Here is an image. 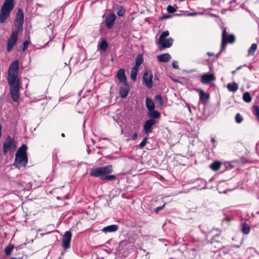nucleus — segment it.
<instances>
[{"label": "nucleus", "instance_id": "nucleus-45", "mask_svg": "<svg viewBox=\"0 0 259 259\" xmlns=\"http://www.w3.org/2000/svg\"><path fill=\"white\" fill-rule=\"evenodd\" d=\"M211 142L214 143L215 142V140L214 138H211Z\"/></svg>", "mask_w": 259, "mask_h": 259}, {"label": "nucleus", "instance_id": "nucleus-27", "mask_svg": "<svg viewBox=\"0 0 259 259\" xmlns=\"http://www.w3.org/2000/svg\"><path fill=\"white\" fill-rule=\"evenodd\" d=\"M138 68L133 67L131 71V78L133 80H136L137 76Z\"/></svg>", "mask_w": 259, "mask_h": 259}, {"label": "nucleus", "instance_id": "nucleus-3", "mask_svg": "<svg viewBox=\"0 0 259 259\" xmlns=\"http://www.w3.org/2000/svg\"><path fill=\"white\" fill-rule=\"evenodd\" d=\"M14 7V0H5L0 11V23H4L9 17L11 11Z\"/></svg>", "mask_w": 259, "mask_h": 259}, {"label": "nucleus", "instance_id": "nucleus-39", "mask_svg": "<svg viewBox=\"0 0 259 259\" xmlns=\"http://www.w3.org/2000/svg\"><path fill=\"white\" fill-rule=\"evenodd\" d=\"M254 114L259 120V107L257 106L254 107Z\"/></svg>", "mask_w": 259, "mask_h": 259}, {"label": "nucleus", "instance_id": "nucleus-18", "mask_svg": "<svg viewBox=\"0 0 259 259\" xmlns=\"http://www.w3.org/2000/svg\"><path fill=\"white\" fill-rule=\"evenodd\" d=\"M157 58L160 62H167L171 58L169 54H163L157 56Z\"/></svg>", "mask_w": 259, "mask_h": 259}, {"label": "nucleus", "instance_id": "nucleus-23", "mask_svg": "<svg viewBox=\"0 0 259 259\" xmlns=\"http://www.w3.org/2000/svg\"><path fill=\"white\" fill-rule=\"evenodd\" d=\"M143 62V56L141 54H139L137 56L136 59V63L135 67L137 68H139L140 65L142 64Z\"/></svg>", "mask_w": 259, "mask_h": 259}, {"label": "nucleus", "instance_id": "nucleus-32", "mask_svg": "<svg viewBox=\"0 0 259 259\" xmlns=\"http://www.w3.org/2000/svg\"><path fill=\"white\" fill-rule=\"evenodd\" d=\"M108 48V44L106 40H103L100 44V48L102 51H105Z\"/></svg>", "mask_w": 259, "mask_h": 259}, {"label": "nucleus", "instance_id": "nucleus-24", "mask_svg": "<svg viewBox=\"0 0 259 259\" xmlns=\"http://www.w3.org/2000/svg\"><path fill=\"white\" fill-rule=\"evenodd\" d=\"M221 162L219 161H215L212 163L209 167L210 168L214 171H217L219 170L221 167Z\"/></svg>", "mask_w": 259, "mask_h": 259}, {"label": "nucleus", "instance_id": "nucleus-7", "mask_svg": "<svg viewBox=\"0 0 259 259\" xmlns=\"http://www.w3.org/2000/svg\"><path fill=\"white\" fill-rule=\"evenodd\" d=\"M16 148V143L14 139L10 136H8L4 142L3 150L4 154H6L9 150L14 151Z\"/></svg>", "mask_w": 259, "mask_h": 259}, {"label": "nucleus", "instance_id": "nucleus-22", "mask_svg": "<svg viewBox=\"0 0 259 259\" xmlns=\"http://www.w3.org/2000/svg\"><path fill=\"white\" fill-rule=\"evenodd\" d=\"M227 88L229 91L234 92L238 90V85L236 82H234L233 83H229L227 84Z\"/></svg>", "mask_w": 259, "mask_h": 259}, {"label": "nucleus", "instance_id": "nucleus-30", "mask_svg": "<svg viewBox=\"0 0 259 259\" xmlns=\"http://www.w3.org/2000/svg\"><path fill=\"white\" fill-rule=\"evenodd\" d=\"M243 99L245 102H250L251 100L250 94L248 92L245 93L243 95Z\"/></svg>", "mask_w": 259, "mask_h": 259}, {"label": "nucleus", "instance_id": "nucleus-48", "mask_svg": "<svg viewBox=\"0 0 259 259\" xmlns=\"http://www.w3.org/2000/svg\"><path fill=\"white\" fill-rule=\"evenodd\" d=\"M62 135V137H65V135H64V134H62V135Z\"/></svg>", "mask_w": 259, "mask_h": 259}, {"label": "nucleus", "instance_id": "nucleus-36", "mask_svg": "<svg viewBox=\"0 0 259 259\" xmlns=\"http://www.w3.org/2000/svg\"><path fill=\"white\" fill-rule=\"evenodd\" d=\"M29 44V42L27 40L25 41L23 43V44L21 46V48H22V50H23V51H25L26 50Z\"/></svg>", "mask_w": 259, "mask_h": 259}, {"label": "nucleus", "instance_id": "nucleus-17", "mask_svg": "<svg viewBox=\"0 0 259 259\" xmlns=\"http://www.w3.org/2000/svg\"><path fill=\"white\" fill-rule=\"evenodd\" d=\"M199 93V100L203 103L205 104L209 98V95L205 93L203 90H198Z\"/></svg>", "mask_w": 259, "mask_h": 259}, {"label": "nucleus", "instance_id": "nucleus-6", "mask_svg": "<svg viewBox=\"0 0 259 259\" xmlns=\"http://www.w3.org/2000/svg\"><path fill=\"white\" fill-rule=\"evenodd\" d=\"M9 84L11 86L10 94L12 100L14 102L18 101L20 96L19 91L20 89V84L19 80L16 81L15 83H13V84Z\"/></svg>", "mask_w": 259, "mask_h": 259}, {"label": "nucleus", "instance_id": "nucleus-33", "mask_svg": "<svg viewBox=\"0 0 259 259\" xmlns=\"http://www.w3.org/2000/svg\"><path fill=\"white\" fill-rule=\"evenodd\" d=\"M236 122L237 123H240L243 120V118L242 115L239 113H237L235 117Z\"/></svg>", "mask_w": 259, "mask_h": 259}, {"label": "nucleus", "instance_id": "nucleus-35", "mask_svg": "<svg viewBox=\"0 0 259 259\" xmlns=\"http://www.w3.org/2000/svg\"><path fill=\"white\" fill-rule=\"evenodd\" d=\"M14 247L13 246L9 245L6 247L5 249V252L6 255H9L11 254Z\"/></svg>", "mask_w": 259, "mask_h": 259}, {"label": "nucleus", "instance_id": "nucleus-46", "mask_svg": "<svg viewBox=\"0 0 259 259\" xmlns=\"http://www.w3.org/2000/svg\"><path fill=\"white\" fill-rule=\"evenodd\" d=\"M195 14H196L195 13H192L189 14V16H194V15H195Z\"/></svg>", "mask_w": 259, "mask_h": 259}, {"label": "nucleus", "instance_id": "nucleus-9", "mask_svg": "<svg viewBox=\"0 0 259 259\" xmlns=\"http://www.w3.org/2000/svg\"><path fill=\"white\" fill-rule=\"evenodd\" d=\"M153 74L151 71L146 70L143 74V83L148 88H152L153 83L152 81Z\"/></svg>", "mask_w": 259, "mask_h": 259}, {"label": "nucleus", "instance_id": "nucleus-16", "mask_svg": "<svg viewBox=\"0 0 259 259\" xmlns=\"http://www.w3.org/2000/svg\"><path fill=\"white\" fill-rule=\"evenodd\" d=\"M116 76L120 83L127 82L126 77L125 75V70L120 68L117 72Z\"/></svg>", "mask_w": 259, "mask_h": 259}, {"label": "nucleus", "instance_id": "nucleus-50", "mask_svg": "<svg viewBox=\"0 0 259 259\" xmlns=\"http://www.w3.org/2000/svg\"><path fill=\"white\" fill-rule=\"evenodd\" d=\"M213 148L215 147V145H213Z\"/></svg>", "mask_w": 259, "mask_h": 259}, {"label": "nucleus", "instance_id": "nucleus-49", "mask_svg": "<svg viewBox=\"0 0 259 259\" xmlns=\"http://www.w3.org/2000/svg\"><path fill=\"white\" fill-rule=\"evenodd\" d=\"M236 71V70L235 71H233V72H232V73H235V71Z\"/></svg>", "mask_w": 259, "mask_h": 259}, {"label": "nucleus", "instance_id": "nucleus-34", "mask_svg": "<svg viewBox=\"0 0 259 259\" xmlns=\"http://www.w3.org/2000/svg\"><path fill=\"white\" fill-rule=\"evenodd\" d=\"M155 101L158 103L159 106H162V98L160 95H157L155 97Z\"/></svg>", "mask_w": 259, "mask_h": 259}, {"label": "nucleus", "instance_id": "nucleus-13", "mask_svg": "<svg viewBox=\"0 0 259 259\" xmlns=\"http://www.w3.org/2000/svg\"><path fill=\"white\" fill-rule=\"evenodd\" d=\"M215 79L214 75L212 73H205L201 75L200 81L203 84H209L211 81H214Z\"/></svg>", "mask_w": 259, "mask_h": 259}, {"label": "nucleus", "instance_id": "nucleus-14", "mask_svg": "<svg viewBox=\"0 0 259 259\" xmlns=\"http://www.w3.org/2000/svg\"><path fill=\"white\" fill-rule=\"evenodd\" d=\"M116 19V15L113 14H110L107 15L105 19L106 25L108 28H111L114 24Z\"/></svg>", "mask_w": 259, "mask_h": 259}, {"label": "nucleus", "instance_id": "nucleus-26", "mask_svg": "<svg viewBox=\"0 0 259 259\" xmlns=\"http://www.w3.org/2000/svg\"><path fill=\"white\" fill-rule=\"evenodd\" d=\"M257 49V45L256 44H252L248 51V55L252 56L254 54V53Z\"/></svg>", "mask_w": 259, "mask_h": 259}, {"label": "nucleus", "instance_id": "nucleus-10", "mask_svg": "<svg viewBox=\"0 0 259 259\" xmlns=\"http://www.w3.org/2000/svg\"><path fill=\"white\" fill-rule=\"evenodd\" d=\"M24 23V15L21 10H19L15 19V26L16 28V31H19L22 28Z\"/></svg>", "mask_w": 259, "mask_h": 259}, {"label": "nucleus", "instance_id": "nucleus-42", "mask_svg": "<svg viewBox=\"0 0 259 259\" xmlns=\"http://www.w3.org/2000/svg\"><path fill=\"white\" fill-rule=\"evenodd\" d=\"M138 137V133H136L131 137L132 140H135Z\"/></svg>", "mask_w": 259, "mask_h": 259}, {"label": "nucleus", "instance_id": "nucleus-28", "mask_svg": "<svg viewBox=\"0 0 259 259\" xmlns=\"http://www.w3.org/2000/svg\"><path fill=\"white\" fill-rule=\"evenodd\" d=\"M250 231V228L249 225L246 223L242 224V232L244 234H248Z\"/></svg>", "mask_w": 259, "mask_h": 259}, {"label": "nucleus", "instance_id": "nucleus-47", "mask_svg": "<svg viewBox=\"0 0 259 259\" xmlns=\"http://www.w3.org/2000/svg\"><path fill=\"white\" fill-rule=\"evenodd\" d=\"M241 66L238 67L236 69V70L240 69L241 68Z\"/></svg>", "mask_w": 259, "mask_h": 259}, {"label": "nucleus", "instance_id": "nucleus-4", "mask_svg": "<svg viewBox=\"0 0 259 259\" xmlns=\"http://www.w3.org/2000/svg\"><path fill=\"white\" fill-rule=\"evenodd\" d=\"M19 70V61L14 60L11 64L8 72V82L9 84L15 83L19 80L18 73Z\"/></svg>", "mask_w": 259, "mask_h": 259}, {"label": "nucleus", "instance_id": "nucleus-21", "mask_svg": "<svg viewBox=\"0 0 259 259\" xmlns=\"http://www.w3.org/2000/svg\"><path fill=\"white\" fill-rule=\"evenodd\" d=\"M228 34L226 31V29L224 28L223 29V32H222V44H221V49L222 50L224 49L226 46V41L225 39H226V37L228 36Z\"/></svg>", "mask_w": 259, "mask_h": 259}, {"label": "nucleus", "instance_id": "nucleus-20", "mask_svg": "<svg viewBox=\"0 0 259 259\" xmlns=\"http://www.w3.org/2000/svg\"><path fill=\"white\" fill-rule=\"evenodd\" d=\"M146 106L148 111L155 109V105L153 101L148 97L146 99Z\"/></svg>", "mask_w": 259, "mask_h": 259}, {"label": "nucleus", "instance_id": "nucleus-25", "mask_svg": "<svg viewBox=\"0 0 259 259\" xmlns=\"http://www.w3.org/2000/svg\"><path fill=\"white\" fill-rule=\"evenodd\" d=\"M148 115L150 118H157L160 116V113L155 109L149 111Z\"/></svg>", "mask_w": 259, "mask_h": 259}, {"label": "nucleus", "instance_id": "nucleus-40", "mask_svg": "<svg viewBox=\"0 0 259 259\" xmlns=\"http://www.w3.org/2000/svg\"><path fill=\"white\" fill-rule=\"evenodd\" d=\"M164 206H165V204H164L163 205H162L161 206L156 207L155 209V212H158L159 211L162 209L164 208Z\"/></svg>", "mask_w": 259, "mask_h": 259}, {"label": "nucleus", "instance_id": "nucleus-29", "mask_svg": "<svg viewBox=\"0 0 259 259\" xmlns=\"http://www.w3.org/2000/svg\"><path fill=\"white\" fill-rule=\"evenodd\" d=\"M125 12V10L122 6H118L117 8V14L119 16H123Z\"/></svg>", "mask_w": 259, "mask_h": 259}, {"label": "nucleus", "instance_id": "nucleus-38", "mask_svg": "<svg viewBox=\"0 0 259 259\" xmlns=\"http://www.w3.org/2000/svg\"><path fill=\"white\" fill-rule=\"evenodd\" d=\"M147 142V138H145L143 141L140 143L139 147L141 148L145 147Z\"/></svg>", "mask_w": 259, "mask_h": 259}, {"label": "nucleus", "instance_id": "nucleus-15", "mask_svg": "<svg viewBox=\"0 0 259 259\" xmlns=\"http://www.w3.org/2000/svg\"><path fill=\"white\" fill-rule=\"evenodd\" d=\"M155 123V120L150 119L146 121L144 125V130L146 134H148L152 132V127Z\"/></svg>", "mask_w": 259, "mask_h": 259}, {"label": "nucleus", "instance_id": "nucleus-43", "mask_svg": "<svg viewBox=\"0 0 259 259\" xmlns=\"http://www.w3.org/2000/svg\"><path fill=\"white\" fill-rule=\"evenodd\" d=\"M186 106L187 107L189 112H191V111L190 106L189 104H187Z\"/></svg>", "mask_w": 259, "mask_h": 259}, {"label": "nucleus", "instance_id": "nucleus-19", "mask_svg": "<svg viewBox=\"0 0 259 259\" xmlns=\"http://www.w3.org/2000/svg\"><path fill=\"white\" fill-rule=\"evenodd\" d=\"M118 227L117 225H111L104 227L102 230L104 232H113L118 230Z\"/></svg>", "mask_w": 259, "mask_h": 259}, {"label": "nucleus", "instance_id": "nucleus-5", "mask_svg": "<svg viewBox=\"0 0 259 259\" xmlns=\"http://www.w3.org/2000/svg\"><path fill=\"white\" fill-rule=\"evenodd\" d=\"M169 31L166 30L162 32L160 35L158 43L160 48L164 49L169 48L172 46L174 41L173 39L171 37L166 38V37L169 35Z\"/></svg>", "mask_w": 259, "mask_h": 259}, {"label": "nucleus", "instance_id": "nucleus-44", "mask_svg": "<svg viewBox=\"0 0 259 259\" xmlns=\"http://www.w3.org/2000/svg\"><path fill=\"white\" fill-rule=\"evenodd\" d=\"M207 54L209 56H212L213 55V53L210 52H207Z\"/></svg>", "mask_w": 259, "mask_h": 259}, {"label": "nucleus", "instance_id": "nucleus-1", "mask_svg": "<svg viewBox=\"0 0 259 259\" xmlns=\"http://www.w3.org/2000/svg\"><path fill=\"white\" fill-rule=\"evenodd\" d=\"M113 171L111 165H107L104 166L93 168L90 171V175L92 177H100L102 181H112L115 179V175H107Z\"/></svg>", "mask_w": 259, "mask_h": 259}, {"label": "nucleus", "instance_id": "nucleus-12", "mask_svg": "<svg viewBox=\"0 0 259 259\" xmlns=\"http://www.w3.org/2000/svg\"><path fill=\"white\" fill-rule=\"evenodd\" d=\"M130 87L127 82L121 83L119 87V95L122 98H125L128 95Z\"/></svg>", "mask_w": 259, "mask_h": 259}, {"label": "nucleus", "instance_id": "nucleus-31", "mask_svg": "<svg viewBox=\"0 0 259 259\" xmlns=\"http://www.w3.org/2000/svg\"><path fill=\"white\" fill-rule=\"evenodd\" d=\"M235 41V36L233 34H230L227 37L226 39H225L226 41V45L227 43H233Z\"/></svg>", "mask_w": 259, "mask_h": 259}, {"label": "nucleus", "instance_id": "nucleus-37", "mask_svg": "<svg viewBox=\"0 0 259 259\" xmlns=\"http://www.w3.org/2000/svg\"><path fill=\"white\" fill-rule=\"evenodd\" d=\"M167 11L170 13H174L176 12V9H175L172 6L168 5L167 7Z\"/></svg>", "mask_w": 259, "mask_h": 259}, {"label": "nucleus", "instance_id": "nucleus-8", "mask_svg": "<svg viewBox=\"0 0 259 259\" xmlns=\"http://www.w3.org/2000/svg\"><path fill=\"white\" fill-rule=\"evenodd\" d=\"M18 32L19 31L15 30L12 33L10 37L9 38L7 46V50L8 52H11L13 47L16 44L18 40Z\"/></svg>", "mask_w": 259, "mask_h": 259}, {"label": "nucleus", "instance_id": "nucleus-41", "mask_svg": "<svg viewBox=\"0 0 259 259\" xmlns=\"http://www.w3.org/2000/svg\"><path fill=\"white\" fill-rule=\"evenodd\" d=\"M172 66L175 69H178L179 66L177 61H174L172 63Z\"/></svg>", "mask_w": 259, "mask_h": 259}, {"label": "nucleus", "instance_id": "nucleus-11", "mask_svg": "<svg viewBox=\"0 0 259 259\" xmlns=\"http://www.w3.org/2000/svg\"><path fill=\"white\" fill-rule=\"evenodd\" d=\"M72 237V234L70 231L65 232L62 237V247L65 249H68L70 247V241Z\"/></svg>", "mask_w": 259, "mask_h": 259}, {"label": "nucleus", "instance_id": "nucleus-2", "mask_svg": "<svg viewBox=\"0 0 259 259\" xmlns=\"http://www.w3.org/2000/svg\"><path fill=\"white\" fill-rule=\"evenodd\" d=\"M27 146L25 144H23L16 152L14 162V165L16 167H24L27 164Z\"/></svg>", "mask_w": 259, "mask_h": 259}]
</instances>
